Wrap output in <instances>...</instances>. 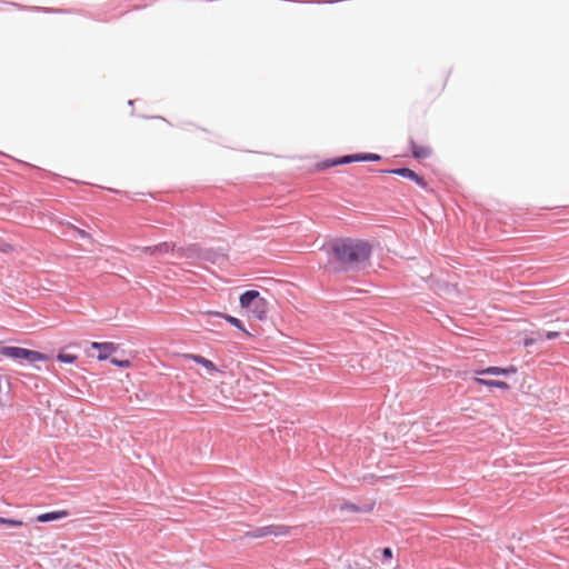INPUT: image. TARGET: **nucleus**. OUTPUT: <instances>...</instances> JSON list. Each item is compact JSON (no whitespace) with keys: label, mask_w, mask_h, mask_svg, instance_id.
I'll list each match as a JSON object with an SVG mask.
<instances>
[{"label":"nucleus","mask_w":569,"mask_h":569,"mask_svg":"<svg viewBox=\"0 0 569 569\" xmlns=\"http://www.w3.org/2000/svg\"><path fill=\"white\" fill-rule=\"evenodd\" d=\"M333 257L342 264H358L369 259L371 246L365 240L345 239L332 246Z\"/></svg>","instance_id":"f257e3e1"},{"label":"nucleus","mask_w":569,"mask_h":569,"mask_svg":"<svg viewBox=\"0 0 569 569\" xmlns=\"http://www.w3.org/2000/svg\"><path fill=\"white\" fill-rule=\"evenodd\" d=\"M240 307L250 310L254 318L264 320L268 312V302L257 290H248L239 298Z\"/></svg>","instance_id":"f03ea898"},{"label":"nucleus","mask_w":569,"mask_h":569,"mask_svg":"<svg viewBox=\"0 0 569 569\" xmlns=\"http://www.w3.org/2000/svg\"><path fill=\"white\" fill-rule=\"evenodd\" d=\"M0 356L6 357L8 359H12L14 361H26L31 365L47 360V356L39 351L21 347L2 346L1 343Z\"/></svg>","instance_id":"7ed1b4c3"},{"label":"nucleus","mask_w":569,"mask_h":569,"mask_svg":"<svg viewBox=\"0 0 569 569\" xmlns=\"http://www.w3.org/2000/svg\"><path fill=\"white\" fill-rule=\"evenodd\" d=\"M381 157L376 153H357L351 156H345L337 159L325 160L317 164V169L325 170L339 164L351 163L356 161H379Z\"/></svg>","instance_id":"20e7f679"},{"label":"nucleus","mask_w":569,"mask_h":569,"mask_svg":"<svg viewBox=\"0 0 569 569\" xmlns=\"http://www.w3.org/2000/svg\"><path fill=\"white\" fill-rule=\"evenodd\" d=\"M290 528L287 526H270L258 529L252 537L260 538L266 536H287L289 535Z\"/></svg>","instance_id":"39448f33"},{"label":"nucleus","mask_w":569,"mask_h":569,"mask_svg":"<svg viewBox=\"0 0 569 569\" xmlns=\"http://www.w3.org/2000/svg\"><path fill=\"white\" fill-rule=\"evenodd\" d=\"M91 348L99 350L98 360L103 361L117 351L118 346L113 342H91Z\"/></svg>","instance_id":"423d86ee"},{"label":"nucleus","mask_w":569,"mask_h":569,"mask_svg":"<svg viewBox=\"0 0 569 569\" xmlns=\"http://www.w3.org/2000/svg\"><path fill=\"white\" fill-rule=\"evenodd\" d=\"M183 357L202 366L210 375H213V373L220 371L218 369V367L211 360H209L200 355L188 353V355H184Z\"/></svg>","instance_id":"0eeeda50"},{"label":"nucleus","mask_w":569,"mask_h":569,"mask_svg":"<svg viewBox=\"0 0 569 569\" xmlns=\"http://www.w3.org/2000/svg\"><path fill=\"white\" fill-rule=\"evenodd\" d=\"M204 315H208V316H213V317H220V318H223L226 321H228L231 326L236 327L237 329L241 330L242 332H244L246 335L250 336V333L246 330V328L243 327L242 322L236 318V317H232L230 315H227V313H223V312H220V311H213V310H208V311H204L203 312Z\"/></svg>","instance_id":"6e6552de"},{"label":"nucleus","mask_w":569,"mask_h":569,"mask_svg":"<svg viewBox=\"0 0 569 569\" xmlns=\"http://www.w3.org/2000/svg\"><path fill=\"white\" fill-rule=\"evenodd\" d=\"M517 372V368L513 367V366H509L507 368H502V367H488V368H485V369H480V370H476L475 373L480 376V375H492V376H506V375H510V373H516Z\"/></svg>","instance_id":"1a4fd4ad"},{"label":"nucleus","mask_w":569,"mask_h":569,"mask_svg":"<svg viewBox=\"0 0 569 569\" xmlns=\"http://www.w3.org/2000/svg\"><path fill=\"white\" fill-rule=\"evenodd\" d=\"M391 173H395V174H398V176H401L403 178H407V179H410V180H413L417 184H419L420 187L422 188H426L427 187V182L426 180L418 176L415 171H412L411 169H408V168H399V169H395L391 171Z\"/></svg>","instance_id":"9d476101"},{"label":"nucleus","mask_w":569,"mask_h":569,"mask_svg":"<svg viewBox=\"0 0 569 569\" xmlns=\"http://www.w3.org/2000/svg\"><path fill=\"white\" fill-rule=\"evenodd\" d=\"M473 381L480 386H486L489 388H499V389H503V390H507L510 388L506 381H501V380H488V379H483L480 377H475Z\"/></svg>","instance_id":"9b49d317"},{"label":"nucleus","mask_w":569,"mask_h":569,"mask_svg":"<svg viewBox=\"0 0 569 569\" xmlns=\"http://www.w3.org/2000/svg\"><path fill=\"white\" fill-rule=\"evenodd\" d=\"M411 152L415 158L417 159H425L430 157L431 149L427 146H420L416 143L415 141H411Z\"/></svg>","instance_id":"f8f14e48"},{"label":"nucleus","mask_w":569,"mask_h":569,"mask_svg":"<svg viewBox=\"0 0 569 569\" xmlns=\"http://www.w3.org/2000/svg\"><path fill=\"white\" fill-rule=\"evenodd\" d=\"M67 515H68V512L66 510L41 513L37 517V521L47 522V521L58 520V519L67 517Z\"/></svg>","instance_id":"ddd939ff"},{"label":"nucleus","mask_w":569,"mask_h":569,"mask_svg":"<svg viewBox=\"0 0 569 569\" xmlns=\"http://www.w3.org/2000/svg\"><path fill=\"white\" fill-rule=\"evenodd\" d=\"M174 250V244L169 242H162L152 247V254L168 253Z\"/></svg>","instance_id":"4468645a"},{"label":"nucleus","mask_w":569,"mask_h":569,"mask_svg":"<svg viewBox=\"0 0 569 569\" xmlns=\"http://www.w3.org/2000/svg\"><path fill=\"white\" fill-rule=\"evenodd\" d=\"M168 126H169V123L167 122V120H164L163 118L157 117V118L152 119L149 128L162 130V129H166Z\"/></svg>","instance_id":"2eb2a0df"},{"label":"nucleus","mask_w":569,"mask_h":569,"mask_svg":"<svg viewBox=\"0 0 569 569\" xmlns=\"http://www.w3.org/2000/svg\"><path fill=\"white\" fill-rule=\"evenodd\" d=\"M10 387L9 379L4 375H0V408L4 406V399L2 396L3 388L7 390Z\"/></svg>","instance_id":"dca6fc26"},{"label":"nucleus","mask_w":569,"mask_h":569,"mask_svg":"<svg viewBox=\"0 0 569 569\" xmlns=\"http://www.w3.org/2000/svg\"><path fill=\"white\" fill-rule=\"evenodd\" d=\"M0 525H7L11 527H22L24 526V522L22 520H16V519H8L0 517Z\"/></svg>","instance_id":"f3484780"},{"label":"nucleus","mask_w":569,"mask_h":569,"mask_svg":"<svg viewBox=\"0 0 569 569\" xmlns=\"http://www.w3.org/2000/svg\"><path fill=\"white\" fill-rule=\"evenodd\" d=\"M57 358L59 361L66 362V363H73L77 360L76 355L62 353V352H60Z\"/></svg>","instance_id":"a211bd4d"},{"label":"nucleus","mask_w":569,"mask_h":569,"mask_svg":"<svg viewBox=\"0 0 569 569\" xmlns=\"http://www.w3.org/2000/svg\"><path fill=\"white\" fill-rule=\"evenodd\" d=\"M110 362L120 368H130L132 366L130 360H119L117 358H111Z\"/></svg>","instance_id":"6ab92c4d"},{"label":"nucleus","mask_w":569,"mask_h":569,"mask_svg":"<svg viewBox=\"0 0 569 569\" xmlns=\"http://www.w3.org/2000/svg\"><path fill=\"white\" fill-rule=\"evenodd\" d=\"M0 251L4 253H10L13 251V246L0 240Z\"/></svg>","instance_id":"aec40b11"},{"label":"nucleus","mask_w":569,"mask_h":569,"mask_svg":"<svg viewBox=\"0 0 569 569\" xmlns=\"http://www.w3.org/2000/svg\"><path fill=\"white\" fill-rule=\"evenodd\" d=\"M558 336H559V332H558V331H548V332L546 333V338H547V339H555V338H557Z\"/></svg>","instance_id":"412c9836"},{"label":"nucleus","mask_w":569,"mask_h":569,"mask_svg":"<svg viewBox=\"0 0 569 569\" xmlns=\"http://www.w3.org/2000/svg\"><path fill=\"white\" fill-rule=\"evenodd\" d=\"M382 553H383L385 558H391L392 557V551H391L390 548H385Z\"/></svg>","instance_id":"4be33fe9"},{"label":"nucleus","mask_w":569,"mask_h":569,"mask_svg":"<svg viewBox=\"0 0 569 569\" xmlns=\"http://www.w3.org/2000/svg\"><path fill=\"white\" fill-rule=\"evenodd\" d=\"M535 342H536V339H533V338H526L525 341H523V345L526 347H528V346L533 345Z\"/></svg>","instance_id":"5701e85b"},{"label":"nucleus","mask_w":569,"mask_h":569,"mask_svg":"<svg viewBox=\"0 0 569 569\" xmlns=\"http://www.w3.org/2000/svg\"><path fill=\"white\" fill-rule=\"evenodd\" d=\"M142 251H143L144 253H148V254L153 256V254H152V247H144V248L142 249Z\"/></svg>","instance_id":"b1692460"},{"label":"nucleus","mask_w":569,"mask_h":569,"mask_svg":"<svg viewBox=\"0 0 569 569\" xmlns=\"http://www.w3.org/2000/svg\"><path fill=\"white\" fill-rule=\"evenodd\" d=\"M79 233L82 236V237H87V232H84L83 230H79Z\"/></svg>","instance_id":"393cba45"}]
</instances>
